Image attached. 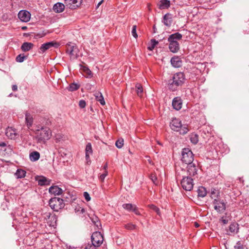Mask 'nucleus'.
Here are the masks:
<instances>
[{
    "mask_svg": "<svg viewBox=\"0 0 249 249\" xmlns=\"http://www.w3.org/2000/svg\"><path fill=\"white\" fill-rule=\"evenodd\" d=\"M6 145V143L4 142H0V146L1 147H4Z\"/></svg>",
    "mask_w": 249,
    "mask_h": 249,
    "instance_id": "obj_56",
    "label": "nucleus"
},
{
    "mask_svg": "<svg viewBox=\"0 0 249 249\" xmlns=\"http://www.w3.org/2000/svg\"><path fill=\"white\" fill-rule=\"evenodd\" d=\"M79 88V85L75 83H72L69 86L68 89L69 91H73L76 90Z\"/></svg>",
    "mask_w": 249,
    "mask_h": 249,
    "instance_id": "obj_38",
    "label": "nucleus"
},
{
    "mask_svg": "<svg viewBox=\"0 0 249 249\" xmlns=\"http://www.w3.org/2000/svg\"><path fill=\"white\" fill-rule=\"evenodd\" d=\"M21 29L22 30H25L27 29V27L26 26H22L21 27Z\"/></svg>",
    "mask_w": 249,
    "mask_h": 249,
    "instance_id": "obj_61",
    "label": "nucleus"
},
{
    "mask_svg": "<svg viewBox=\"0 0 249 249\" xmlns=\"http://www.w3.org/2000/svg\"><path fill=\"white\" fill-rule=\"evenodd\" d=\"M213 205L214 210L220 213H223L226 209V202L224 199H215L213 201Z\"/></svg>",
    "mask_w": 249,
    "mask_h": 249,
    "instance_id": "obj_6",
    "label": "nucleus"
},
{
    "mask_svg": "<svg viewBox=\"0 0 249 249\" xmlns=\"http://www.w3.org/2000/svg\"><path fill=\"white\" fill-rule=\"evenodd\" d=\"M90 219H91L92 222L96 226L98 229H100L101 228V224L98 217L95 216L92 218H90Z\"/></svg>",
    "mask_w": 249,
    "mask_h": 249,
    "instance_id": "obj_35",
    "label": "nucleus"
},
{
    "mask_svg": "<svg viewBox=\"0 0 249 249\" xmlns=\"http://www.w3.org/2000/svg\"><path fill=\"white\" fill-rule=\"evenodd\" d=\"M190 140L193 144H196L198 142V136L196 133H192L190 135Z\"/></svg>",
    "mask_w": 249,
    "mask_h": 249,
    "instance_id": "obj_33",
    "label": "nucleus"
},
{
    "mask_svg": "<svg viewBox=\"0 0 249 249\" xmlns=\"http://www.w3.org/2000/svg\"><path fill=\"white\" fill-rule=\"evenodd\" d=\"M132 211L133 212L137 215H139L141 214L140 212L139 211V210L136 205H135V206L133 208Z\"/></svg>",
    "mask_w": 249,
    "mask_h": 249,
    "instance_id": "obj_53",
    "label": "nucleus"
},
{
    "mask_svg": "<svg viewBox=\"0 0 249 249\" xmlns=\"http://www.w3.org/2000/svg\"><path fill=\"white\" fill-rule=\"evenodd\" d=\"M18 18L21 21L27 22L31 18V14L27 10H20L18 14Z\"/></svg>",
    "mask_w": 249,
    "mask_h": 249,
    "instance_id": "obj_11",
    "label": "nucleus"
},
{
    "mask_svg": "<svg viewBox=\"0 0 249 249\" xmlns=\"http://www.w3.org/2000/svg\"><path fill=\"white\" fill-rule=\"evenodd\" d=\"M66 53L70 55L71 58H77L78 49L75 44L69 42L66 44Z\"/></svg>",
    "mask_w": 249,
    "mask_h": 249,
    "instance_id": "obj_7",
    "label": "nucleus"
},
{
    "mask_svg": "<svg viewBox=\"0 0 249 249\" xmlns=\"http://www.w3.org/2000/svg\"><path fill=\"white\" fill-rule=\"evenodd\" d=\"M86 103L85 100H81L79 102V106L81 108H83L86 107Z\"/></svg>",
    "mask_w": 249,
    "mask_h": 249,
    "instance_id": "obj_48",
    "label": "nucleus"
},
{
    "mask_svg": "<svg viewBox=\"0 0 249 249\" xmlns=\"http://www.w3.org/2000/svg\"><path fill=\"white\" fill-rule=\"evenodd\" d=\"M247 249H249V247H246Z\"/></svg>",
    "mask_w": 249,
    "mask_h": 249,
    "instance_id": "obj_63",
    "label": "nucleus"
},
{
    "mask_svg": "<svg viewBox=\"0 0 249 249\" xmlns=\"http://www.w3.org/2000/svg\"><path fill=\"white\" fill-rule=\"evenodd\" d=\"M182 100L179 97H177L174 98L172 101V106L174 109L177 110H179L182 107Z\"/></svg>",
    "mask_w": 249,
    "mask_h": 249,
    "instance_id": "obj_15",
    "label": "nucleus"
},
{
    "mask_svg": "<svg viewBox=\"0 0 249 249\" xmlns=\"http://www.w3.org/2000/svg\"><path fill=\"white\" fill-rule=\"evenodd\" d=\"M137 30V26L136 25H133L132 27V31H136Z\"/></svg>",
    "mask_w": 249,
    "mask_h": 249,
    "instance_id": "obj_57",
    "label": "nucleus"
},
{
    "mask_svg": "<svg viewBox=\"0 0 249 249\" xmlns=\"http://www.w3.org/2000/svg\"><path fill=\"white\" fill-rule=\"evenodd\" d=\"M159 44V42L155 39L152 38L148 43L147 49L150 51H153L155 47Z\"/></svg>",
    "mask_w": 249,
    "mask_h": 249,
    "instance_id": "obj_29",
    "label": "nucleus"
},
{
    "mask_svg": "<svg viewBox=\"0 0 249 249\" xmlns=\"http://www.w3.org/2000/svg\"><path fill=\"white\" fill-rule=\"evenodd\" d=\"M169 48L170 51L173 53L178 52L179 49V45L178 42H169Z\"/></svg>",
    "mask_w": 249,
    "mask_h": 249,
    "instance_id": "obj_20",
    "label": "nucleus"
},
{
    "mask_svg": "<svg viewBox=\"0 0 249 249\" xmlns=\"http://www.w3.org/2000/svg\"><path fill=\"white\" fill-rule=\"evenodd\" d=\"M26 172L22 169H18L15 175L17 178H22L25 176Z\"/></svg>",
    "mask_w": 249,
    "mask_h": 249,
    "instance_id": "obj_34",
    "label": "nucleus"
},
{
    "mask_svg": "<svg viewBox=\"0 0 249 249\" xmlns=\"http://www.w3.org/2000/svg\"><path fill=\"white\" fill-rule=\"evenodd\" d=\"M187 172L190 176H194L197 174V169L195 163H192L188 164Z\"/></svg>",
    "mask_w": 249,
    "mask_h": 249,
    "instance_id": "obj_16",
    "label": "nucleus"
},
{
    "mask_svg": "<svg viewBox=\"0 0 249 249\" xmlns=\"http://www.w3.org/2000/svg\"><path fill=\"white\" fill-rule=\"evenodd\" d=\"M124 227L125 228V229H126L127 230L132 231V230H136L137 228V226L135 224H133L130 223L125 224L124 226Z\"/></svg>",
    "mask_w": 249,
    "mask_h": 249,
    "instance_id": "obj_36",
    "label": "nucleus"
},
{
    "mask_svg": "<svg viewBox=\"0 0 249 249\" xmlns=\"http://www.w3.org/2000/svg\"><path fill=\"white\" fill-rule=\"evenodd\" d=\"M65 9V5L62 3L58 2L53 7V10L56 13L62 12Z\"/></svg>",
    "mask_w": 249,
    "mask_h": 249,
    "instance_id": "obj_23",
    "label": "nucleus"
},
{
    "mask_svg": "<svg viewBox=\"0 0 249 249\" xmlns=\"http://www.w3.org/2000/svg\"><path fill=\"white\" fill-rule=\"evenodd\" d=\"M97 247L94 246L92 244H88L85 248V249H97Z\"/></svg>",
    "mask_w": 249,
    "mask_h": 249,
    "instance_id": "obj_51",
    "label": "nucleus"
},
{
    "mask_svg": "<svg viewBox=\"0 0 249 249\" xmlns=\"http://www.w3.org/2000/svg\"><path fill=\"white\" fill-rule=\"evenodd\" d=\"M220 222H222L223 224H227L229 222V219L226 217L223 216L219 220Z\"/></svg>",
    "mask_w": 249,
    "mask_h": 249,
    "instance_id": "obj_47",
    "label": "nucleus"
},
{
    "mask_svg": "<svg viewBox=\"0 0 249 249\" xmlns=\"http://www.w3.org/2000/svg\"><path fill=\"white\" fill-rule=\"evenodd\" d=\"M46 35L45 33H42V34H37L34 36V38L36 39H37L38 38L42 37Z\"/></svg>",
    "mask_w": 249,
    "mask_h": 249,
    "instance_id": "obj_52",
    "label": "nucleus"
},
{
    "mask_svg": "<svg viewBox=\"0 0 249 249\" xmlns=\"http://www.w3.org/2000/svg\"><path fill=\"white\" fill-rule=\"evenodd\" d=\"M115 145L118 148H121L124 145V140L122 138L119 139L115 142Z\"/></svg>",
    "mask_w": 249,
    "mask_h": 249,
    "instance_id": "obj_42",
    "label": "nucleus"
},
{
    "mask_svg": "<svg viewBox=\"0 0 249 249\" xmlns=\"http://www.w3.org/2000/svg\"><path fill=\"white\" fill-rule=\"evenodd\" d=\"M136 88L138 95L141 97L143 92V89L142 86L139 84H137L136 85Z\"/></svg>",
    "mask_w": 249,
    "mask_h": 249,
    "instance_id": "obj_37",
    "label": "nucleus"
},
{
    "mask_svg": "<svg viewBox=\"0 0 249 249\" xmlns=\"http://www.w3.org/2000/svg\"><path fill=\"white\" fill-rule=\"evenodd\" d=\"M181 155V160L183 163L187 164L193 163L194 160V154L189 148H183L182 151Z\"/></svg>",
    "mask_w": 249,
    "mask_h": 249,
    "instance_id": "obj_5",
    "label": "nucleus"
},
{
    "mask_svg": "<svg viewBox=\"0 0 249 249\" xmlns=\"http://www.w3.org/2000/svg\"><path fill=\"white\" fill-rule=\"evenodd\" d=\"M197 196L200 197H204L207 195V191L206 188L203 186H199L197 190Z\"/></svg>",
    "mask_w": 249,
    "mask_h": 249,
    "instance_id": "obj_28",
    "label": "nucleus"
},
{
    "mask_svg": "<svg viewBox=\"0 0 249 249\" xmlns=\"http://www.w3.org/2000/svg\"><path fill=\"white\" fill-rule=\"evenodd\" d=\"M185 75L183 72H177L174 74L172 78L168 80V88L172 91H176L179 87L181 86L185 81Z\"/></svg>",
    "mask_w": 249,
    "mask_h": 249,
    "instance_id": "obj_1",
    "label": "nucleus"
},
{
    "mask_svg": "<svg viewBox=\"0 0 249 249\" xmlns=\"http://www.w3.org/2000/svg\"><path fill=\"white\" fill-rule=\"evenodd\" d=\"M181 38L182 35L180 34H179L178 32H176V33L170 35L168 40L169 42H178V41L180 40Z\"/></svg>",
    "mask_w": 249,
    "mask_h": 249,
    "instance_id": "obj_18",
    "label": "nucleus"
},
{
    "mask_svg": "<svg viewBox=\"0 0 249 249\" xmlns=\"http://www.w3.org/2000/svg\"><path fill=\"white\" fill-rule=\"evenodd\" d=\"M49 204L50 207L54 211L56 212L62 209L65 206L63 200L56 197L50 199Z\"/></svg>",
    "mask_w": 249,
    "mask_h": 249,
    "instance_id": "obj_4",
    "label": "nucleus"
},
{
    "mask_svg": "<svg viewBox=\"0 0 249 249\" xmlns=\"http://www.w3.org/2000/svg\"><path fill=\"white\" fill-rule=\"evenodd\" d=\"M170 126L173 130L179 132L182 135H185L189 131L187 125H182L181 121L178 119H173Z\"/></svg>",
    "mask_w": 249,
    "mask_h": 249,
    "instance_id": "obj_3",
    "label": "nucleus"
},
{
    "mask_svg": "<svg viewBox=\"0 0 249 249\" xmlns=\"http://www.w3.org/2000/svg\"><path fill=\"white\" fill-rule=\"evenodd\" d=\"M107 163H106L104 165V167H103V169H104L105 171H107Z\"/></svg>",
    "mask_w": 249,
    "mask_h": 249,
    "instance_id": "obj_58",
    "label": "nucleus"
},
{
    "mask_svg": "<svg viewBox=\"0 0 249 249\" xmlns=\"http://www.w3.org/2000/svg\"><path fill=\"white\" fill-rule=\"evenodd\" d=\"M172 15L171 14L167 13L165 14L163 18V22L164 24L167 26H170L172 23Z\"/></svg>",
    "mask_w": 249,
    "mask_h": 249,
    "instance_id": "obj_17",
    "label": "nucleus"
},
{
    "mask_svg": "<svg viewBox=\"0 0 249 249\" xmlns=\"http://www.w3.org/2000/svg\"><path fill=\"white\" fill-rule=\"evenodd\" d=\"M158 6L160 9H167L170 6V1L168 0H161L159 2Z\"/></svg>",
    "mask_w": 249,
    "mask_h": 249,
    "instance_id": "obj_21",
    "label": "nucleus"
},
{
    "mask_svg": "<svg viewBox=\"0 0 249 249\" xmlns=\"http://www.w3.org/2000/svg\"><path fill=\"white\" fill-rule=\"evenodd\" d=\"M52 136L50 129L47 127H42L36 132V138L38 143H45Z\"/></svg>",
    "mask_w": 249,
    "mask_h": 249,
    "instance_id": "obj_2",
    "label": "nucleus"
},
{
    "mask_svg": "<svg viewBox=\"0 0 249 249\" xmlns=\"http://www.w3.org/2000/svg\"><path fill=\"white\" fill-rule=\"evenodd\" d=\"M101 2H102V1H101L100 2H99V3H98V5H100V4H101Z\"/></svg>",
    "mask_w": 249,
    "mask_h": 249,
    "instance_id": "obj_62",
    "label": "nucleus"
},
{
    "mask_svg": "<svg viewBox=\"0 0 249 249\" xmlns=\"http://www.w3.org/2000/svg\"><path fill=\"white\" fill-rule=\"evenodd\" d=\"M148 207L150 209H151V210L155 211L157 213V214H158L159 215H160V210L159 208H158L156 206H155L153 204H151V205H148Z\"/></svg>",
    "mask_w": 249,
    "mask_h": 249,
    "instance_id": "obj_41",
    "label": "nucleus"
},
{
    "mask_svg": "<svg viewBox=\"0 0 249 249\" xmlns=\"http://www.w3.org/2000/svg\"><path fill=\"white\" fill-rule=\"evenodd\" d=\"M59 46V44L57 43L56 42H49L45 43H44L41 45L39 48V52L40 53H44L46 50H48L50 48L52 47H54L55 48L58 47Z\"/></svg>",
    "mask_w": 249,
    "mask_h": 249,
    "instance_id": "obj_12",
    "label": "nucleus"
},
{
    "mask_svg": "<svg viewBox=\"0 0 249 249\" xmlns=\"http://www.w3.org/2000/svg\"><path fill=\"white\" fill-rule=\"evenodd\" d=\"M238 224L236 223H232L229 226V232L231 234H235L238 231Z\"/></svg>",
    "mask_w": 249,
    "mask_h": 249,
    "instance_id": "obj_26",
    "label": "nucleus"
},
{
    "mask_svg": "<svg viewBox=\"0 0 249 249\" xmlns=\"http://www.w3.org/2000/svg\"><path fill=\"white\" fill-rule=\"evenodd\" d=\"M132 33V36L135 38L136 39H137V38L138 37V35L137 34V32H131Z\"/></svg>",
    "mask_w": 249,
    "mask_h": 249,
    "instance_id": "obj_55",
    "label": "nucleus"
},
{
    "mask_svg": "<svg viewBox=\"0 0 249 249\" xmlns=\"http://www.w3.org/2000/svg\"><path fill=\"white\" fill-rule=\"evenodd\" d=\"M107 175V171H105V173L102 174V175H100V179L101 180V181H104V179H105V178H106V177Z\"/></svg>",
    "mask_w": 249,
    "mask_h": 249,
    "instance_id": "obj_49",
    "label": "nucleus"
},
{
    "mask_svg": "<svg viewBox=\"0 0 249 249\" xmlns=\"http://www.w3.org/2000/svg\"><path fill=\"white\" fill-rule=\"evenodd\" d=\"M82 0H65L66 6L71 9H75L81 4Z\"/></svg>",
    "mask_w": 249,
    "mask_h": 249,
    "instance_id": "obj_10",
    "label": "nucleus"
},
{
    "mask_svg": "<svg viewBox=\"0 0 249 249\" xmlns=\"http://www.w3.org/2000/svg\"><path fill=\"white\" fill-rule=\"evenodd\" d=\"M25 121L27 126L28 128H30V127L32 125L33 122V119L32 116L29 113H26L25 115Z\"/></svg>",
    "mask_w": 249,
    "mask_h": 249,
    "instance_id": "obj_31",
    "label": "nucleus"
},
{
    "mask_svg": "<svg viewBox=\"0 0 249 249\" xmlns=\"http://www.w3.org/2000/svg\"><path fill=\"white\" fill-rule=\"evenodd\" d=\"M92 245L96 247H100L103 243L104 238L103 235L99 231L93 232L91 237Z\"/></svg>",
    "mask_w": 249,
    "mask_h": 249,
    "instance_id": "obj_9",
    "label": "nucleus"
},
{
    "mask_svg": "<svg viewBox=\"0 0 249 249\" xmlns=\"http://www.w3.org/2000/svg\"><path fill=\"white\" fill-rule=\"evenodd\" d=\"M34 46V44L31 42H24L21 46V49L23 52H28L31 50Z\"/></svg>",
    "mask_w": 249,
    "mask_h": 249,
    "instance_id": "obj_25",
    "label": "nucleus"
},
{
    "mask_svg": "<svg viewBox=\"0 0 249 249\" xmlns=\"http://www.w3.org/2000/svg\"><path fill=\"white\" fill-rule=\"evenodd\" d=\"M95 96L96 100L99 101L102 105H104L105 104L104 97L101 92H98L96 93Z\"/></svg>",
    "mask_w": 249,
    "mask_h": 249,
    "instance_id": "obj_32",
    "label": "nucleus"
},
{
    "mask_svg": "<svg viewBox=\"0 0 249 249\" xmlns=\"http://www.w3.org/2000/svg\"><path fill=\"white\" fill-rule=\"evenodd\" d=\"M26 56L23 54H19L16 57V60L17 62L21 63L23 62Z\"/></svg>",
    "mask_w": 249,
    "mask_h": 249,
    "instance_id": "obj_43",
    "label": "nucleus"
},
{
    "mask_svg": "<svg viewBox=\"0 0 249 249\" xmlns=\"http://www.w3.org/2000/svg\"><path fill=\"white\" fill-rule=\"evenodd\" d=\"M49 192L53 194L54 195H59L63 193V190L61 188L58 187L57 186H52L49 188Z\"/></svg>",
    "mask_w": 249,
    "mask_h": 249,
    "instance_id": "obj_19",
    "label": "nucleus"
},
{
    "mask_svg": "<svg viewBox=\"0 0 249 249\" xmlns=\"http://www.w3.org/2000/svg\"><path fill=\"white\" fill-rule=\"evenodd\" d=\"M40 157V153L36 151L30 152L29 154V159L32 161H36L38 160Z\"/></svg>",
    "mask_w": 249,
    "mask_h": 249,
    "instance_id": "obj_22",
    "label": "nucleus"
},
{
    "mask_svg": "<svg viewBox=\"0 0 249 249\" xmlns=\"http://www.w3.org/2000/svg\"><path fill=\"white\" fill-rule=\"evenodd\" d=\"M5 135L9 139L11 140H15L18 138L19 136L17 129L10 127L6 128Z\"/></svg>",
    "mask_w": 249,
    "mask_h": 249,
    "instance_id": "obj_13",
    "label": "nucleus"
},
{
    "mask_svg": "<svg viewBox=\"0 0 249 249\" xmlns=\"http://www.w3.org/2000/svg\"><path fill=\"white\" fill-rule=\"evenodd\" d=\"M172 66L175 68H179L181 66L182 61L178 57H172L171 59Z\"/></svg>",
    "mask_w": 249,
    "mask_h": 249,
    "instance_id": "obj_24",
    "label": "nucleus"
},
{
    "mask_svg": "<svg viewBox=\"0 0 249 249\" xmlns=\"http://www.w3.org/2000/svg\"><path fill=\"white\" fill-rule=\"evenodd\" d=\"M12 88V90L14 91H17L18 90V87L16 85H13Z\"/></svg>",
    "mask_w": 249,
    "mask_h": 249,
    "instance_id": "obj_54",
    "label": "nucleus"
},
{
    "mask_svg": "<svg viewBox=\"0 0 249 249\" xmlns=\"http://www.w3.org/2000/svg\"><path fill=\"white\" fill-rule=\"evenodd\" d=\"M86 159L88 160L89 158V154L92 153V148L91 144L90 142L88 143L86 147Z\"/></svg>",
    "mask_w": 249,
    "mask_h": 249,
    "instance_id": "obj_30",
    "label": "nucleus"
},
{
    "mask_svg": "<svg viewBox=\"0 0 249 249\" xmlns=\"http://www.w3.org/2000/svg\"><path fill=\"white\" fill-rule=\"evenodd\" d=\"M30 36V35L29 33H24L23 34V36H25V37H27V36Z\"/></svg>",
    "mask_w": 249,
    "mask_h": 249,
    "instance_id": "obj_59",
    "label": "nucleus"
},
{
    "mask_svg": "<svg viewBox=\"0 0 249 249\" xmlns=\"http://www.w3.org/2000/svg\"><path fill=\"white\" fill-rule=\"evenodd\" d=\"M150 178L155 184H157V183L156 182L157 178L155 174H152L150 176Z\"/></svg>",
    "mask_w": 249,
    "mask_h": 249,
    "instance_id": "obj_46",
    "label": "nucleus"
},
{
    "mask_svg": "<svg viewBox=\"0 0 249 249\" xmlns=\"http://www.w3.org/2000/svg\"><path fill=\"white\" fill-rule=\"evenodd\" d=\"M210 196L212 198V199H213V200L220 198L219 191L215 188H212L211 191Z\"/></svg>",
    "mask_w": 249,
    "mask_h": 249,
    "instance_id": "obj_27",
    "label": "nucleus"
},
{
    "mask_svg": "<svg viewBox=\"0 0 249 249\" xmlns=\"http://www.w3.org/2000/svg\"><path fill=\"white\" fill-rule=\"evenodd\" d=\"M195 226L196 227V228H198L199 227V225L198 223H197V222H195Z\"/></svg>",
    "mask_w": 249,
    "mask_h": 249,
    "instance_id": "obj_60",
    "label": "nucleus"
},
{
    "mask_svg": "<svg viewBox=\"0 0 249 249\" xmlns=\"http://www.w3.org/2000/svg\"><path fill=\"white\" fill-rule=\"evenodd\" d=\"M81 69L85 72L87 77H90L91 76V71L88 67L86 66H83Z\"/></svg>",
    "mask_w": 249,
    "mask_h": 249,
    "instance_id": "obj_40",
    "label": "nucleus"
},
{
    "mask_svg": "<svg viewBox=\"0 0 249 249\" xmlns=\"http://www.w3.org/2000/svg\"><path fill=\"white\" fill-rule=\"evenodd\" d=\"M234 249H244L243 244L240 241H238L234 246Z\"/></svg>",
    "mask_w": 249,
    "mask_h": 249,
    "instance_id": "obj_44",
    "label": "nucleus"
},
{
    "mask_svg": "<svg viewBox=\"0 0 249 249\" xmlns=\"http://www.w3.org/2000/svg\"><path fill=\"white\" fill-rule=\"evenodd\" d=\"M83 195L87 201H89L90 200V197L88 192H85Z\"/></svg>",
    "mask_w": 249,
    "mask_h": 249,
    "instance_id": "obj_50",
    "label": "nucleus"
},
{
    "mask_svg": "<svg viewBox=\"0 0 249 249\" xmlns=\"http://www.w3.org/2000/svg\"><path fill=\"white\" fill-rule=\"evenodd\" d=\"M75 212L77 213V214H83L85 213V210L84 208H82L80 207H78L75 208Z\"/></svg>",
    "mask_w": 249,
    "mask_h": 249,
    "instance_id": "obj_45",
    "label": "nucleus"
},
{
    "mask_svg": "<svg viewBox=\"0 0 249 249\" xmlns=\"http://www.w3.org/2000/svg\"><path fill=\"white\" fill-rule=\"evenodd\" d=\"M36 180L40 186L49 185L51 183V180L44 176H40L36 178Z\"/></svg>",
    "mask_w": 249,
    "mask_h": 249,
    "instance_id": "obj_14",
    "label": "nucleus"
},
{
    "mask_svg": "<svg viewBox=\"0 0 249 249\" xmlns=\"http://www.w3.org/2000/svg\"><path fill=\"white\" fill-rule=\"evenodd\" d=\"M180 184L182 188L186 191H190L193 188V179L191 177H183Z\"/></svg>",
    "mask_w": 249,
    "mask_h": 249,
    "instance_id": "obj_8",
    "label": "nucleus"
},
{
    "mask_svg": "<svg viewBox=\"0 0 249 249\" xmlns=\"http://www.w3.org/2000/svg\"><path fill=\"white\" fill-rule=\"evenodd\" d=\"M122 206L124 209L130 212L132 211L135 205L130 203H126L124 204Z\"/></svg>",
    "mask_w": 249,
    "mask_h": 249,
    "instance_id": "obj_39",
    "label": "nucleus"
}]
</instances>
